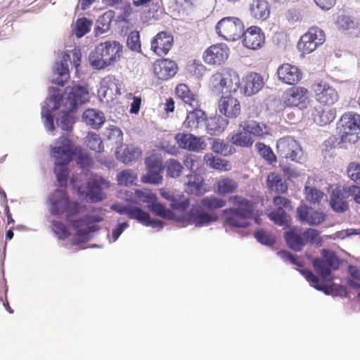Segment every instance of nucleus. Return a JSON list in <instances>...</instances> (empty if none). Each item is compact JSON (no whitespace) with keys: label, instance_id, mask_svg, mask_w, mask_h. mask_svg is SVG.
Returning <instances> with one entry per match:
<instances>
[{"label":"nucleus","instance_id":"obj_1","mask_svg":"<svg viewBox=\"0 0 360 360\" xmlns=\"http://www.w3.org/2000/svg\"><path fill=\"white\" fill-rule=\"evenodd\" d=\"M229 201L233 207L224 210L223 213L229 226L246 227L249 225L248 219L250 218H255L256 223H259V219L255 217L253 204L250 200L242 196L234 195L230 197Z\"/></svg>","mask_w":360,"mask_h":360},{"label":"nucleus","instance_id":"obj_2","mask_svg":"<svg viewBox=\"0 0 360 360\" xmlns=\"http://www.w3.org/2000/svg\"><path fill=\"white\" fill-rule=\"evenodd\" d=\"M76 152L71 141L65 136H60L51 146V155L55 159L54 169L57 179L60 186L66 184L68 171L66 165L72 160Z\"/></svg>","mask_w":360,"mask_h":360},{"label":"nucleus","instance_id":"obj_3","mask_svg":"<svg viewBox=\"0 0 360 360\" xmlns=\"http://www.w3.org/2000/svg\"><path fill=\"white\" fill-rule=\"evenodd\" d=\"M122 54V46L116 41L99 44L89 56L90 64L95 69H103L118 61Z\"/></svg>","mask_w":360,"mask_h":360},{"label":"nucleus","instance_id":"obj_4","mask_svg":"<svg viewBox=\"0 0 360 360\" xmlns=\"http://www.w3.org/2000/svg\"><path fill=\"white\" fill-rule=\"evenodd\" d=\"M210 86L217 95L236 92L240 86V77L235 70L224 68L211 77Z\"/></svg>","mask_w":360,"mask_h":360},{"label":"nucleus","instance_id":"obj_5","mask_svg":"<svg viewBox=\"0 0 360 360\" xmlns=\"http://www.w3.org/2000/svg\"><path fill=\"white\" fill-rule=\"evenodd\" d=\"M338 129L342 142L355 143L360 133V115L352 112L345 113L341 117Z\"/></svg>","mask_w":360,"mask_h":360},{"label":"nucleus","instance_id":"obj_6","mask_svg":"<svg viewBox=\"0 0 360 360\" xmlns=\"http://www.w3.org/2000/svg\"><path fill=\"white\" fill-rule=\"evenodd\" d=\"M215 30L225 40L234 41L241 37L244 25L238 18L225 17L217 22Z\"/></svg>","mask_w":360,"mask_h":360},{"label":"nucleus","instance_id":"obj_7","mask_svg":"<svg viewBox=\"0 0 360 360\" xmlns=\"http://www.w3.org/2000/svg\"><path fill=\"white\" fill-rule=\"evenodd\" d=\"M65 95L63 99V105L67 112H73L79 105L88 102L90 98L86 86L81 84L67 87Z\"/></svg>","mask_w":360,"mask_h":360},{"label":"nucleus","instance_id":"obj_8","mask_svg":"<svg viewBox=\"0 0 360 360\" xmlns=\"http://www.w3.org/2000/svg\"><path fill=\"white\" fill-rule=\"evenodd\" d=\"M51 212L53 214L67 212L68 217L78 212V205L70 202L63 189H56L49 197Z\"/></svg>","mask_w":360,"mask_h":360},{"label":"nucleus","instance_id":"obj_9","mask_svg":"<svg viewBox=\"0 0 360 360\" xmlns=\"http://www.w3.org/2000/svg\"><path fill=\"white\" fill-rule=\"evenodd\" d=\"M50 96L46 100L41 107V116L45 127L49 131L54 129L53 115L51 111L56 110L60 107L61 100L60 91L58 89L51 87L49 89Z\"/></svg>","mask_w":360,"mask_h":360},{"label":"nucleus","instance_id":"obj_10","mask_svg":"<svg viewBox=\"0 0 360 360\" xmlns=\"http://www.w3.org/2000/svg\"><path fill=\"white\" fill-rule=\"evenodd\" d=\"M325 40L324 32L318 27H312L302 36L297 45L298 49L303 53L308 54L313 52Z\"/></svg>","mask_w":360,"mask_h":360},{"label":"nucleus","instance_id":"obj_11","mask_svg":"<svg viewBox=\"0 0 360 360\" xmlns=\"http://www.w3.org/2000/svg\"><path fill=\"white\" fill-rule=\"evenodd\" d=\"M276 149L278 154L281 158L295 162H299L302 155V150L298 142L290 136L278 139Z\"/></svg>","mask_w":360,"mask_h":360},{"label":"nucleus","instance_id":"obj_12","mask_svg":"<svg viewBox=\"0 0 360 360\" xmlns=\"http://www.w3.org/2000/svg\"><path fill=\"white\" fill-rule=\"evenodd\" d=\"M103 220L102 214H93L88 218L72 221V227L75 231V240L77 243H84L91 237V233L94 231L92 223L100 222Z\"/></svg>","mask_w":360,"mask_h":360},{"label":"nucleus","instance_id":"obj_13","mask_svg":"<svg viewBox=\"0 0 360 360\" xmlns=\"http://www.w3.org/2000/svg\"><path fill=\"white\" fill-rule=\"evenodd\" d=\"M283 101L287 106L305 109L310 102L309 91L302 86L290 88L285 93Z\"/></svg>","mask_w":360,"mask_h":360},{"label":"nucleus","instance_id":"obj_14","mask_svg":"<svg viewBox=\"0 0 360 360\" xmlns=\"http://www.w3.org/2000/svg\"><path fill=\"white\" fill-rule=\"evenodd\" d=\"M274 205L276 209L268 213L270 220L279 226H288L290 218L286 211L292 209L290 202L284 197L276 196L274 199Z\"/></svg>","mask_w":360,"mask_h":360},{"label":"nucleus","instance_id":"obj_15","mask_svg":"<svg viewBox=\"0 0 360 360\" xmlns=\"http://www.w3.org/2000/svg\"><path fill=\"white\" fill-rule=\"evenodd\" d=\"M316 100L321 104L330 106L335 104L339 99L337 91L326 82H319L313 85Z\"/></svg>","mask_w":360,"mask_h":360},{"label":"nucleus","instance_id":"obj_16","mask_svg":"<svg viewBox=\"0 0 360 360\" xmlns=\"http://www.w3.org/2000/svg\"><path fill=\"white\" fill-rule=\"evenodd\" d=\"M174 139L179 148L184 150L200 152L205 150L207 147L203 137H198L191 134L178 133Z\"/></svg>","mask_w":360,"mask_h":360},{"label":"nucleus","instance_id":"obj_17","mask_svg":"<svg viewBox=\"0 0 360 360\" xmlns=\"http://www.w3.org/2000/svg\"><path fill=\"white\" fill-rule=\"evenodd\" d=\"M323 259H315L314 266L326 280H331L330 276L332 269L338 267V259L335 255L329 250H323Z\"/></svg>","mask_w":360,"mask_h":360},{"label":"nucleus","instance_id":"obj_18","mask_svg":"<svg viewBox=\"0 0 360 360\" xmlns=\"http://www.w3.org/2000/svg\"><path fill=\"white\" fill-rule=\"evenodd\" d=\"M110 182L103 177L94 176L88 182L86 197L91 202H97L105 198L103 191L110 187Z\"/></svg>","mask_w":360,"mask_h":360},{"label":"nucleus","instance_id":"obj_19","mask_svg":"<svg viewBox=\"0 0 360 360\" xmlns=\"http://www.w3.org/2000/svg\"><path fill=\"white\" fill-rule=\"evenodd\" d=\"M229 57V49L223 44L210 46L203 53L204 61L210 65H220Z\"/></svg>","mask_w":360,"mask_h":360},{"label":"nucleus","instance_id":"obj_20","mask_svg":"<svg viewBox=\"0 0 360 360\" xmlns=\"http://www.w3.org/2000/svg\"><path fill=\"white\" fill-rule=\"evenodd\" d=\"M242 36L243 37V44L248 49L256 50L264 44V34L262 32L261 29L257 26H252L248 28L246 31L243 30Z\"/></svg>","mask_w":360,"mask_h":360},{"label":"nucleus","instance_id":"obj_21","mask_svg":"<svg viewBox=\"0 0 360 360\" xmlns=\"http://www.w3.org/2000/svg\"><path fill=\"white\" fill-rule=\"evenodd\" d=\"M264 86L262 76L257 73H250L243 78L239 87L245 96H250L257 94Z\"/></svg>","mask_w":360,"mask_h":360},{"label":"nucleus","instance_id":"obj_22","mask_svg":"<svg viewBox=\"0 0 360 360\" xmlns=\"http://www.w3.org/2000/svg\"><path fill=\"white\" fill-rule=\"evenodd\" d=\"M297 214L299 219L310 226H317L326 219V214L321 211L316 210L307 205L297 207Z\"/></svg>","mask_w":360,"mask_h":360},{"label":"nucleus","instance_id":"obj_23","mask_svg":"<svg viewBox=\"0 0 360 360\" xmlns=\"http://www.w3.org/2000/svg\"><path fill=\"white\" fill-rule=\"evenodd\" d=\"M98 94L101 100L106 103H108L110 100H112L114 96L120 95V89L115 78L112 76L105 77L101 83Z\"/></svg>","mask_w":360,"mask_h":360},{"label":"nucleus","instance_id":"obj_24","mask_svg":"<svg viewBox=\"0 0 360 360\" xmlns=\"http://www.w3.org/2000/svg\"><path fill=\"white\" fill-rule=\"evenodd\" d=\"M192 108L193 110L188 111L183 127L191 131H198L205 126L206 115L198 107Z\"/></svg>","mask_w":360,"mask_h":360},{"label":"nucleus","instance_id":"obj_25","mask_svg":"<svg viewBox=\"0 0 360 360\" xmlns=\"http://www.w3.org/2000/svg\"><path fill=\"white\" fill-rule=\"evenodd\" d=\"M188 223L196 227L208 226L217 220V216L205 212L200 207H193L186 218Z\"/></svg>","mask_w":360,"mask_h":360},{"label":"nucleus","instance_id":"obj_26","mask_svg":"<svg viewBox=\"0 0 360 360\" xmlns=\"http://www.w3.org/2000/svg\"><path fill=\"white\" fill-rule=\"evenodd\" d=\"M278 77L282 82L292 85L301 79V72L297 67L289 63H284L277 70Z\"/></svg>","mask_w":360,"mask_h":360},{"label":"nucleus","instance_id":"obj_27","mask_svg":"<svg viewBox=\"0 0 360 360\" xmlns=\"http://www.w3.org/2000/svg\"><path fill=\"white\" fill-rule=\"evenodd\" d=\"M218 109L226 117L235 118L240 112V104L237 98L231 96H223L219 101Z\"/></svg>","mask_w":360,"mask_h":360},{"label":"nucleus","instance_id":"obj_28","mask_svg":"<svg viewBox=\"0 0 360 360\" xmlns=\"http://www.w3.org/2000/svg\"><path fill=\"white\" fill-rule=\"evenodd\" d=\"M173 37L165 32H159L151 41V49L158 56L166 55L170 50Z\"/></svg>","mask_w":360,"mask_h":360},{"label":"nucleus","instance_id":"obj_29","mask_svg":"<svg viewBox=\"0 0 360 360\" xmlns=\"http://www.w3.org/2000/svg\"><path fill=\"white\" fill-rule=\"evenodd\" d=\"M71 58L69 54L65 53L60 63L54 68L51 75V82L59 86H63L69 78V69L68 62Z\"/></svg>","mask_w":360,"mask_h":360},{"label":"nucleus","instance_id":"obj_30","mask_svg":"<svg viewBox=\"0 0 360 360\" xmlns=\"http://www.w3.org/2000/svg\"><path fill=\"white\" fill-rule=\"evenodd\" d=\"M154 73L160 79L167 80L176 73V64L169 59L157 60L153 65Z\"/></svg>","mask_w":360,"mask_h":360},{"label":"nucleus","instance_id":"obj_31","mask_svg":"<svg viewBox=\"0 0 360 360\" xmlns=\"http://www.w3.org/2000/svg\"><path fill=\"white\" fill-rule=\"evenodd\" d=\"M240 127L246 130L253 139H261L269 134V127L262 122L249 120L240 124Z\"/></svg>","mask_w":360,"mask_h":360},{"label":"nucleus","instance_id":"obj_32","mask_svg":"<svg viewBox=\"0 0 360 360\" xmlns=\"http://www.w3.org/2000/svg\"><path fill=\"white\" fill-rule=\"evenodd\" d=\"M312 117L317 124L325 126L330 124L335 118L336 110L333 108L326 105L315 107L312 112Z\"/></svg>","mask_w":360,"mask_h":360},{"label":"nucleus","instance_id":"obj_33","mask_svg":"<svg viewBox=\"0 0 360 360\" xmlns=\"http://www.w3.org/2000/svg\"><path fill=\"white\" fill-rule=\"evenodd\" d=\"M335 24L338 30L352 37H357L360 33L358 22L351 17L341 15L337 18Z\"/></svg>","mask_w":360,"mask_h":360},{"label":"nucleus","instance_id":"obj_34","mask_svg":"<svg viewBox=\"0 0 360 360\" xmlns=\"http://www.w3.org/2000/svg\"><path fill=\"white\" fill-rule=\"evenodd\" d=\"M141 150L133 145H123L117 148L116 158L123 163L128 164L139 158Z\"/></svg>","mask_w":360,"mask_h":360},{"label":"nucleus","instance_id":"obj_35","mask_svg":"<svg viewBox=\"0 0 360 360\" xmlns=\"http://www.w3.org/2000/svg\"><path fill=\"white\" fill-rule=\"evenodd\" d=\"M82 121L86 125L97 129L104 124L105 117L102 111L94 108H89L83 112Z\"/></svg>","mask_w":360,"mask_h":360},{"label":"nucleus","instance_id":"obj_36","mask_svg":"<svg viewBox=\"0 0 360 360\" xmlns=\"http://www.w3.org/2000/svg\"><path fill=\"white\" fill-rule=\"evenodd\" d=\"M229 124L226 118L217 115L210 118H206L205 126L206 130L210 135H218L224 131Z\"/></svg>","mask_w":360,"mask_h":360},{"label":"nucleus","instance_id":"obj_37","mask_svg":"<svg viewBox=\"0 0 360 360\" xmlns=\"http://www.w3.org/2000/svg\"><path fill=\"white\" fill-rule=\"evenodd\" d=\"M238 184L233 179L229 177L221 178L214 187V191L219 195H226L236 191Z\"/></svg>","mask_w":360,"mask_h":360},{"label":"nucleus","instance_id":"obj_38","mask_svg":"<svg viewBox=\"0 0 360 360\" xmlns=\"http://www.w3.org/2000/svg\"><path fill=\"white\" fill-rule=\"evenodd\" d=\"M176 94L191 108L198 107V101L196 96L190 91L187 85L184 84H178L176 88Z\"/></svg>","mask_w":360,"mask_h":360},{"label":"nucleus","instance_id":"obj_39","mask_svg":"<svg viewBox=\"0 0 360 360\" xmlns=\"http://www.w3.org/2000/svg\"><path fill=\"white\" fill-rule=\"evenodd\" d=\"M250 11L252 17L257 19L265 20L270 13L268 4L264 0H254L250 4Z\"/></svg>","mask_w":360,"mask_h":360},{"label":"nucleus","instance_id":"obj_40","mask_svg":"<svg viewBox=\"0 0 360 360\" xmlns=\"http://www.w3.org/2000/svg\"><path fill=\"white\" fill-rule=\"evenodd\" d=\"M230 141L236 146L250 148L253 145L255 140L246 130L242 129L241 131L231 136Z\"/></svg>","mask_w":360,"mask_h":360},{"label":"nucleus","instance_id":"obj_41","mask_svg":"<svg viewBox=\"0 0 360 360\" xmlns=\"http://www.w3.org/2000/svg\"><path fill=\"white\" fill-rule=\"evenodd\" d=\"M204 161L210 167L221 171H230L231 165L226 160L214 157L211 153H207L204 156Z\"/></svg>","mask_w":360,"mask_h":360},{"label":"nucleus","instance_id":"obj_42","mask_svg":"<svg viewBox=\"0 0 360 360\" xmlns=\"http://www.w3.org/2000/svg\"><path fill=\"white\" fill-rule=\"evenodd\" d=\"M304 197L306 200L312 205H321V201L327 200L326 195L314 186L304 187Z\"/></svg>","mask_w":360,"mask_h":360},{"label":"nucleus","instance_id":"obj_43","mask_svg":"<svg viewBox=\"0 0 360 360\" xmlns=\"http://www.w3.org/2000/svg\"><path fill=\"white\" fill-rule=\"evenodd\" d=\"M267 186L277 193H285L288 189L287 184L281 176L276 173H270L266 179Z\"/></svg>","mask_w":360,"mask_h":360},{"label":"nucleus","instance_id":"obj_44","mask_svg":"<svg viewBox=\"0 0 360 360\" xmlns=\"http://www.w3.org/2000/svg\"><path fill=\"white\" fill-rule=\"evenodd\" d=\"M331 208L337 212H344L348 209L347 202L343 200L340 190H334L330 199Z\"/></svg>","mask_w":360,"mask_h":360},{"label":"nucleus","instance_id":"obj_45","mask_svg":"<svg viewBox=\"0 0 360 360\" xmlns=\"http://www.w3.org/2000/svg\"><path fill=\"white\" fill-rule=\"evenodd\" d=\"M188 181L185 183V191L191 195H198L201 192L200 178L196 174H191L187 176Z\"/></svg>","mask_w":360,"mask_h":360},{"label":"nucleus","instance_id":"obj_46","mask_svg":"<svg viewBox=\"0 0 360 360\" xmlns=\"http://www.w3.org/2000/svg\"><path fill=\"white\" fill-rule=\"evenodd\" d=\"M111 209L119 214H127L131 219H134L136 220L139 217H140L141 210L138 207L122 205L121 204H114L111 206Z\"/></svg>","mask_w":360,"mask_h":360},{"label":"nucleus","instance_id":"obj_47","mask_svg":"<svg viewBox=\"0 0 360 360\" xmlns=\"http://www.w3.org/2000/svg\"><path fill=\"white\" fill-rule=\"evenodd\" d=\"M147 207L160 217L168 219H174V213L160 202H156L154 200L150 204H148Z\"/></svg>","mask_w":360,"mask_h":360},{"label":"nucleus","instance_id":"obj_48","mask_svg":"<svg viewBox=\"0 0 360 360\" xmlns=\"http://www.w3.org/2000/svg\"><path fill=\"white\" fill-rule=\"evenodd\" d=\"M86 146L93 150L98 153H102L104 150V146L102 144V140L100 136L94 132H89L86 137Z\"/></svg>","mask_w":360,"mask_h":360},{"label":"nucleus","instance_id":"obj_49","mask_svg":"<svg viewBox=\"0 0 360 360\" xmlns=\"http://www.w3.org/2000/svg\"><path fill=\"white\" fill-rule=\"evenodd\" d=\"M136 178V174L134 171L124 169L118 173L117 181L119 185L129 186L135 184Z\"/></svg>","mask_w":360,"mask_h":360},{"label":"nucleus","instance_id":"obj_50","mask_svg":"<svg viewBox=\"0 0 360 360\" xmlns=\"http://www.w3.org/2000/svg\"><path fill=\"white\" fill-rule=\"evenodd\" d=\"M201 204L204 207L213 210L224 207L226 205V201L222 198L212 195L202 198Z\"/></svg>","mask_w":360,"mask_h":360},{"label":"nucleus","instance_id":"obj_51","mask_svg":"<svg viewBox=\"0 0 360 360\" xmlns=\"http://www.w3.org/2000/svg\"><path fill=\"white\" fill-rule=\"evenodd\" d=\"M348 272L351 276L347 281L349 285L353 288H360V262L349 265Z\"/></svg>","mask_w":360,"mask_h":360},{"label":"nucleus","instance_id":"obj_52","mask_svg":"<svg viewBox=\"0 0 360 360\" xmlns=\"http://www.w3.org/2000/svg\"><path fill=\"white\" fill-rule=\"evenodd\" d=\"M285 240L288 246L295 251L301 250L304 245L302 235L300 236L295 232L287 233Z\"/></svg>","mask_w":360,"mask_h":360},{"label":"nucleus","instance_id":"obj_53","mask_svg":"<svg viewBox=\"0 0 360 360\" xmlns=\"http://www.w3.org/2000/svg\"><path fill=\"white\" fill-rule=\"evenodd\" d=\"M112 17V15L110 13H105L98 18L97 21L98 25L95 30L96 36L104 34L110 30Z\"/></svg>","mask_w":360,"mask_h":360},{"label":"nucleus","instance_id":"obj_54","mask_svg":"<svg viewBox=\"0 0 360 360\" xmlns=\"http://www.w3.org/2000/svg\"><path fill=\"white\" fill-rule=\"evenodd\" d=\"M139 223L146 226H151L153 229L160 230L163 228V222L158 219H151L148 213L141 210L140 217L136 219Z\"/></svg>","mask_w":360,"mask_h":360},{"label":"nucleus","instance_id":"obj_55","mask_svg":"<svg viewBox=\"0 0 360 360\" xmlns=\"http://www.w3.org/2000/svg\"><path fill=\"white\" fill-rule=\"evenodd\" d=\"M255 148L258 153L269 164L276 162V155L269 146H267L262 143H257L255 144Z\"/></svg>","mask_w":360,"mask_h":360},{"label":"nucleus","instance_id":"obj_56","mask_svg":"<svg viewBox=\"0 0 360 360\" xmlns=\"http://www.w3.org/2000/svg\"><path fill=\"white\" fill-rule=\"evenodd\" d=\"M91 24V21L87 20L86 18H83L78 19L75 22V28L73 30L74 33L77 37H82L87 32H89Z\"/></svg>","mask_w":360,"mask_h":360},{"label":"nucleus","instance_id":"obj_57","mask_svg":"<svg viewBox=\"0 0 360 360\" xmlns=\"http://www.w3.org/2000/svg\"><path fill=\"white\" fill-rule=\"evenodd\" d=\"M189 205L188 199L186 198L181 192L177 191L174 194L170 206L174 210H185Z\"/></svg>","mask_w":360,"mask_h":360},{"label":"nucleus","instance_id":"obj_58","mask_svg":"<svg viewBox=\"0 0 360 360\" xmlns=\"http://www.w3.org/2000/svg\"><path fill=\"white\" fill-rule=\"evenodd\" d=\"M167 174L172 178H177L180 176L183 166L181 164L174 159H170L166 162Z\"/></svg>","mask_w":360,"mask_h":360},{"label":"nucleus","instance_id":"obj_59","mask_svg":"<svg viewBox=\"0 0 360 360\" xmlns=\"http://www.w3.org/2000/svg\"><path fill=\"white\" fill-rule=\"evenodd\" d=\"M162 169H148V174L143 176L142 181L153 184H159L162 181L161 175Z\"/></svg>","mask_w":360,"mask_h":360},{"label":"nucleus","instance_id":"obj_60","mask_svg":"<svg viewBox=\"0 0 360 360\" xmlns=\"http://www.w3.org/2000/svg\"><path fill=\"white\" fill-rule=\"evenodd\" d=\"M127 45L132 51H141L140 35L138 31H132L129 33L127 39Z\"/></svg>","mask_w":360,"mask_h":360},{"label":"nucleus","instance_id":"obj_61","mask_svg":"<svg viewBox=\"0 0 360 360\" xmlns=\"http://www.w3.org/2000/svg\"><path fill=\"white\" fill-rule=\"evenodd\" d=\"M304 244L310 243L313 244H319L321 243V237L319 232L314 229H308L302 233Z\"/></svg>","mask_w":360,"mask_h":360},{"label":"nucleus","instance_id":"obj_62","mask_svg":"<svg viewBox=\"0 0 360 360\" xmlns=\"http://www.w3.org/2000/svg\"><path fill=\"white\" fill-rule=\"evenodd\" d=\"M74 122L73 117L66 112L63 113L56 120L57 125L63 130L68 131L72 130Z\"/></svg>","mask_w":360,"mask_h":360},{"label":"nucleus","instance_id":"obj_63","mask_svg":"<svg viewBox=\"0 0 360 360\" xmlns=\"http://www.w3.org/2000/svg\"><path fill=\"white\" fill-rule=\"evenodd\" d=\"M106 136L109 140H111L117 143L122 141V132L121 129L114 125H110L107 128Z\"/></svg>","mask_w":360,"mask_h":360},{"label":"nucleus","instance_id":"obj_64","mask_svg":"<svg viewBox=\"0 0 360 360\" xmlns=\"http://www.w3.org/2000/svg\"><path fill=\"white\" fill-rule=\"evenodd\" d=\"M348 177L352 181L360 184V164L353 162L348 165L347 170Z\"/></svg>","mask_w":360,"mask_h":360}]
</instances>
